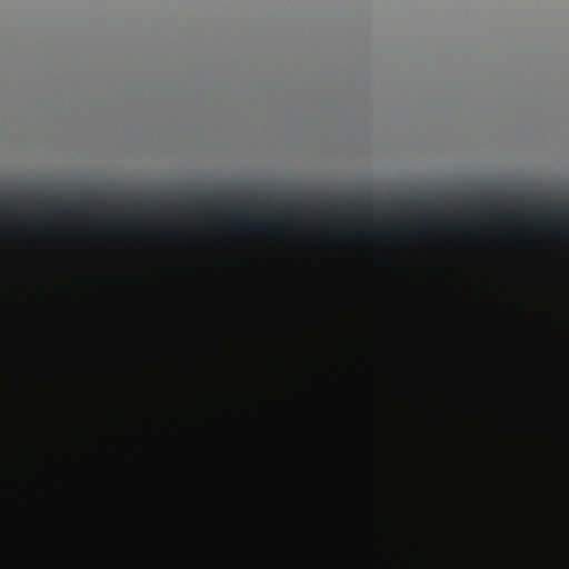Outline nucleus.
I'll return each instance as SVG.
<instances>
[{
    "instance_id": "f257e3e1",
    "label": "nucleus",
    "mask_w": 569,
    "mask_h": 569,
    "mask_svg": "<svg viewBox=\"0 0 569 569\" xmlns=\"http://www.w3.org/2000/svg\"><path fill=\"white\" fill-rule=\"evenodd\" d=\"M240 218H246V213H240Z\"/></svg>"
}]
</instances>
